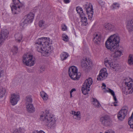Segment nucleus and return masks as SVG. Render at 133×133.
Returning <instances> with one entry per match:
<instances>
[{
	"label": "nucleus",
	"mask_w": 133,
	"mask_h": 133,
	"mask_svg": "<svg viewBox=\"0 0 133 133\" xmlns=\"http://www.w3.org/2000/svg\"><path fill=\"white\" fill-rule=\"evenodd\" d=\"M110 68L114 71H118L120 68L119 65L115 62H112Z\"/></svg>",
	"instance_id": "18"
},
{
	"label": "nucleus",
	"mask_w": 133,
	"mask_h": 133,
	"mask_svg": "<svg viewBox=\"0 0 133 133\" xmlns=\"http://www.w3.org/2000/svg\"><path fill=\"white\" fill-rule=\"evenodd\" d=\"M126 86L123 89V91L126 95L131 94L133 92V82L131 81L125 83Z\"/></svg>",
	"instance_id": "9"
},
{
	"label": "nucleus",
	"mask_w": 133,
	"mask_h": 133,
	"mask_svg": "<svg viewBox=\"0 0 133 133\" xmlns=\"http://www.w3.org/2000/svg\"><path fill=\"white\" fill-rule=\"evenodd\" d=\"M38 25L41 28L46 27L48 26V24L45 21L42 20H41L39 21L38 23Z\"/></svg>",
	"instance_id": "26"
},
{
	"label": "nucleus",
	"mask_w": 133,
	"mask_h": 133,
	"mask_svg": "<svg viewBox=\"0 0 133 133\" xmlns=\"http://www.w3.org/2000/svg\"><path fill=\"white\" fill-rule=\"evenodd\" d=\"M26 108L27 111L29 113H32L35 111V109L33 104L31 103H28L26 105Z\"/></svg>",
	"instance_id": "16"
},
{
	"label": "nucleus",
	"mask_w": 133,
	"mask_h": 133,
	"mask_svg": "<svg viewBox=\"0 0 133 133\" xmlns=\"http://www.w3.org/2000/svg\"><path fill=\"white\" fill-rule=\"evenodd\" d=\"M90 88H89L88 87L85 86V87L83 85L82 88L81 90L83 94L86 95L88 94V92L90 90Z\"/></svg>",
	"instance_id": "23"
},
{
	"label": "nucleus",
	"mask_w": 133,
	"mask_h": 133,
	"mask_svg": "<svg viewBox=\"0 0 133 133\" xmlns=\"http://www.w3.org/2000/svg\"><path fill=\"white\" fill-rule=\"evenodd\" d=\"M62 29L63 31L66 30L67 28L66 25L64 24H62Z\"/></svg>",
	"instance_id": "40"
},
{
	"label": "nucleus",
	"mask_w": 133,
	"mask_h": 133,
	"mask_svg": "<svg viewBox=\"0 0 133 133\" xmlns=\"http://www.w3.org/2000/svg\"><path fill=\"white\" fill-rule=\"evenodd\" d=\"M128 63L130 65L133 64V55H129L128 59Z\"/></svg>",
	"instance_id": "33"
},
{
	"label": "nucleus",
	"mask_w": 133,
	"mask_h": 133,
	"mask_svg": "<svg viewBox=\"0 0 133 133\" xmlns=\"http://www.w3.org/2000/svg\"><path fill=\"white\" fill-rule=\"evenodd\" d=\"M132 49L133 50V46H132Z\"/></svg>",
	"instance_id": "52"
},
{
	"label": "nucleus",
	"mask_w": 133,
	"mask_h": 133,
	"mask_svg": "<svg viewBox=\"0 0 133 133\" xmlns=\"http://www.w3.org/2000/svg\"><path fill=\"white\" fill-rule=\"evenodd\" d=\"M105 27L106 30L111 31H113L116 29L114 25L110 23L105 24Z\"/></svg>",
	"instance_id": "19"
},
{
	"label": "nucleus",
	"mask_w": 133,
	"mask_h": 133,
	"mask_svg": "<svg viewBox=\"0 0 133 133\" xmlns=\"http://www.w3.org/2000/svg\"><path fill=\"white\" fill-rule=\"evenodd\" d=\"M22 61L24 64L30 66L34 65L35 63L33 55L28 53L25 54L23 55Z\"/></svg>",
	"instance_id": "5"
},
{
	"label": "nucleus",
	"mask_w": 133,
	"mask_h": 133,
	"mask_svg": "<svg viewBox=\"0 0 133 133\" xmlns=\"http://www.w3.org/2000/svg\"><path fill=\"white\" fill-rule=\"evenodd\" d=\"M119 4L117 3H114L112 5L113 9H115L119 8Z\"/></svg>",
	"instance_id": "35"
},
{
	"label": "nucleus",
	"mask_w": 133,
	"mask_h": 133,
	"mask_svg": "<svg viewBox=\"0 0 133 133\" xmlns=\"http://www.w3.org/2000/svg\"><path fill=\"white\" fill-rule=\"evenodd\" d=\"M82 16L80 17L81 19V21L82 23V24L84 26H85L88 24L87 18L85 15H82Z\"/></svg>",
	"instance_id": "28"
},
{
	"label": "nucleus",
	"mask_w": 133,
	"mask_h": 133,
	"mask_svg": "<svg viewBox=\"0 0 133 133\" xmlns=\"http://www.w3.org/2000/svg\"><path fill=\"white\" fill-rule=\"evenodd\" d=\"M40 119L48 126L53 127L56 125L55 120L53 116L49 113V111L46 110L40 116Z\"/></svg>",
	"instance_id": "3"
},
{
	"label": "nucleus",
	"mask_w": 133,
	"mask_h": 133,
	"mask_svg": "<svg viewBox=\"0 0 133 133\" xmlns=\"http://www.w3.org/2000/svg\"><path fill=\"white\" fill-rule=\"evenodd\" d=\"M63 1L66 4L70 2L69 0H63Z\"/></svg>",
	"instance_id": "46"
},
{
	"label": "nucleus",
	"mask_w": 133,
	"mask_h": 133,
	"mask_svg": "<svg viewBox=\"0 0 133 133\" xmlns=\"http://www.w3.org/2000/svg\"><path fill=\"white\" fill-rule=\"evenodd\" d=\"M9 33V31L6 29H3L2 30L0 34V36L6 39L8 37Z\"/></svg>",
	"instance_id": "20"
},
{
	"label": "nucleus",
	"mask_w": 133,
	"mask_h": 133,
	"mask_svg": "<svg viewBox=\"0 0 133 133\" xmlns=\"http://www.w3.org/2000/svg\"><path fill=\"white\" fill-rule=\"evenodd\" d=\"M26 102H28V103H31L32 102V99L31 97L30 96H27L26 97Z\"/></svg>",
	"instance_id": "37"
},
{
	"label": "nucleus",
	"mask_w": 133,
	"mask_h": 133,
	"mask_svg": "<svg viewBox=\"0 0 133 133\" xmlns=\"http://www.w3.org/2000/svg\"><path fill=\"white\" fill-rule=\"evenodd\" d=\"M106 71L107 70L105 68H103L101 69L100 71L99 74L97 77V79L98 81H102L107 78L108 74Z\"/></svg>",
	"instance_id": "12"
},
{
	"label": "nucleus",
	"mask_w": 133,
	"mask_h": 133,
	"mask_svg": "<svg viewBox=\"0 0 133 133\" xmlns=\"http://www.w3.org/2000/svg\"><path fill=\"white\" fill-rule=\"evenodd\" d=\"M100 133H102L101 132ZM104 133H115V132L111 130H106Z\"/></svg>",
	"instance_id": "41"
},
{
	"label": "nucleus",
	"mask_w": 133,
	"mask_h": 133,
	"mask_svg": "<svg viewBox=\"0 0 133 133\" xmlns=\"http://www.w3.org/2000/svg\"><path fill=\"white\" fill-rule=\"evenodd\" d=\"M20 99L19 95L15 94H12L11 95L10 99V103L13 106L16 105Z\"/></svg>",
	"instance_id": "11"
},
{
	"label": "nucleus",
	"mask_w": 133,
	"mask_h": 133,
	"mask_svg": "<svg viewBox=\"0 0 133 133\" xmlns=\"http://www.w3.org/2000/svg\"><path fill=\"white\" fill-rule=\"evenodd\" d=\"M71 114H72L74 115L75 116H76L77 118L74 117L73 116V118L75 119H77L80 120L81 119L80 117V113L79 111H71Z\"/></svg>",
	"instance_id": "24"
},
{
	"label": "nucleus",
	"mask_w": 133,
	"mask_h": 133,
	"mask_svg": "<svg viewBox=\"0 0 133 133\" xmlns=\"http://www.w3.org/2000/svg\"><path fill=\"white\" fill-rule=\"evenodd\" d=\"M76 91V90L75 88H73L70 91V92L72 93L73 92L75 91Z\"/></svg>",
	"instance_id": "47"
},
{
	"label": "nucleus",
	"mask_w": 133,
	"mask_h": 133,
	"mask_svg": "<svg viewBox=\"0 0 133 133\" xmlns=\"http://www.w3.org/2000/svg\"><path fill=\"white\" fill-rule=\"evenodd\" d=\"M19 133H24L25 130L23 128H19L18 129Z\"/></svg>",
	"instance_id": "38"
},
{
	"label": "nucleus",
	"mask_w": 133,
	"mask_h": 133,
	"mask_svg": "<svg viewBox=\"0 0 133 133\" xmlns=\"http://www.w3.org/2000/svg\"><path fill=\"white\" fill-rule=\"evenodd\" d=\"M93 99L92 104L95 107L98 108L101 106V105L97 99L94 98Z\"/></svg>",
	"instance_id": "31"
},
{
	"label": "nucleus",
	"mask_w": 133,
	"mask_h": 133,
	"mask_svg": "<svg viewBox=\"0 0 133 133\" xmlns=\"http://www.w3.org/2000/svg\"><path fill=\"white\" fill-rule=\"evenodd\" d=\"M112 63H104L105 65L107 67H109L111 65Z\"/></svg>",
	"instance_id": "43"
},
{
	"label": "nucleus",
	"mask_w": 133,
	"mask_h": 133,
	"mask_svg": "<svg viewBox=\"0 0 133 133\" xmlns=\"http://www.w3.org/2000/svg\"><path fill=\"white\" fill-rule=\"evenodd\" d=\"M3 70H0V78L1 77V75L3 74Z\"/></svg>",
	"instance_id": "48"
},
{
	"label": "nucleus",
	"mask_w": 133,
	"mask_h": 133,
	"mask_svg": "<svg viewBox=\"0 0 133 133\" xmlns=\"http://www.w3.org/2000/svg\"><path fill=\"white\" fill-rule=\"evenodd\" d=\"M77 68L74 66L70 67L69 69L68 72L69 76L71 78L74 80H78L80 78L81 74L78 72Z\"/></svg>",
	"instance_id": "4"
},
{
	"label": "nucleus",
	"mask_w": 133,
	"mask_h": 133,
	"mask_svg": "<svg viewBox=\"0 0 133 133\" xmlns=\"http://www.w3.org/2000/svg\"><path fill=\"white\" fill-rule=\"evenodd\" d=\"M98 2L100 4L101 3H103V2L101 0H99L98 1Z\"/></svg>",
	"instance_id": "49"
},
{
	"label": "nucleus",
	"mask_w": 133,
	"mask_h": 133,
	"mask_svg": "<svg viewBox=\"0 0 133 133\" xmlns=\"http://www.w3.org/2000/svg\"><path fill=\"white\" fill-rule=\"evenodd\" d=\"M107 91L110 93L113 96L114 99L115 101V102L112 104V105H114L115 106H117V105L116 104L118 103V102L116 97L115 95L114 92L113 90L110 89H108Z\"/></svg>",
	"instance_id": "14"
},
{
	"label": "nucleus",
	"mask_w": 133,
	"mask_h": 133,
	"mask_svg": "<svg viewBox=\"0 0 133 133\" xmlns=\"http://www.w3.org/2000/svg\"><path fill=\"white\" fill-rule=\"evenodd\" d=\"M47 37H42L38 39L35 43L36 49L41 52L43 56H47L51 51L49 46V41Z\"/></svg>",
	"instance_id": "2"
},
{
	"label": "nucleus",
	"mask_w": 133,
	"mask_h": 133,
	"mask_svg": "<svg viewBox=\"0 0 133 133\" xmlns=\"http://www.w3.org/2000/svg\"><path fill=\"white\" fill-rule=\"evenodd\" d=\"M92 79L90 77H89L85 81L83 85L85 87V86L90 88V86L92 84Z\"/></svg>",
	"instance_id": "15"
},
{
	"label": "nucleus",
	"mask_w": 133,
	"mask_h": 133,
	"mask_svg": "<svg viewBox=\"0 0 133 133\" xmlns=\"http://www.w3.org/2000/svg\"><path fill=\"white\" fill-rule=\"evenodd\" d=\"M127 28L129 32L133 31V19L129 22L127 25Z\"/></svg>",
	"instance_id": "21"
},
{
	"label": "nucleus",
	"mask_w": 133,
	"mask_h": 133,
	"mask_svg": "<svg viewBox=\"0 0 133 133\" xmlns=\"http://www.w3.org/2000/svg\"><path fill=\"white\" fill-rule=\"evenodd\" d=\"M6 89L2 87H0V97H3L6 93Z\"/></svg>",
	"instance_id": "30"
},
{
	"label": "nucleus",
	"mask_w": 133,
	"mask_h": 133,
	"mask_svg": "<svg viewBox=\"0 0 133 133\" xmlns=\"http://www.w3.org/2000/svg\"><path fill=\"white\" fill-rule=\"evenodd\" d=\"M83 7L87 12L89 19H91L93 17L94 13L92 5L90 3H87L83 5Z\"/></svg>",
	"instance_id": "7"
},
{
	"label": "nucleus",
	"mask_w": 133,
	"mask_h": 133,
	"mask_svg": "<svg viewBox=\"0 0 133 133\" xmlns=\"http://www.w3.org/2000/svg\"><path fill=\"white\" fill-rule=\"evenodd\" d=\"M34 15L32 13H29L24 17V21L21 24V26L23 27L26 26L30 23H31L34 17Z\"/></svg>",
	"instance_id": "8"
},
{
	"label": "nucleus",
	"mask_w": 133,
	"mask_h": 133,
	"mask_svg": "<svg viewBox=\"0 0 133 133\" xmlns=\"http://www.w3.org/2000/svg\"><path fill=\"white\" fill-rule=\"evenodd\" d=\"M101 38V35L99 34H96L94 35L93 41L96 44H99L100 42Z\"/></svg>",
	"instance_id": "17"
},
{
	"label": "nucleus",
	"mask_w": 133,
	"mask_h": 133,
	"mask_svg": "<svg viewBox=\"0 0 133 133\" xmlns=\"http://www.w3.org/2000/svg\"><path fill=\"white\" fill-rule=\"evenodd\" d=\"M40 95L43 100L46 101L48 99V95L44 92L42 91L40 92Z\"/></svg>",
	"instance_id": "32"
},
{
	"label": "nucleus",
	"mask_w": 133,
	"mask_h": 133,
	"mask_svg": "<svg viewBox=\"0 0 133 133\" xmlns=\"http://www.w3.org/2000/svg\"><path fill=\"white\" fill-rule=\"evenodd\" d=\"M13 133H19L18 129H16L14 131Z\"/></svg>",
	"instance_id": "45"
},
{
	"label": "nucleus",
	"mask_w": 133,
	"mask_h": 133,
	"mask_svg": "<svg viewBox=\"0 0 133 133\" xmlns=\"http://www.w3.org/2000/svg\"><path fill=\"white\" fill-rule=\"evenodd\" d=\"M13 3L12 5H10L12 12L13 14H18L21 11V8L23 4L19 0H12Z\"/></svg>",
	"instance_id": "6"
},
{
	"label": "nucleus",
	"mask_w": 133,
	"mask_h": 133,
	"mask_svg": "<svg viewBox=\"0 0 133 133\" xmlns=\"http://www.w3.org/2000/svg\"><path fill=\"white\" fill-rule=\"evenodd\" d=\"M128 108L127 107H123L119 111L117 117L119 120L122 121L125 118L128 114Z\"/></svg>",
	"instance_id": "10"
},
{
	"label": "nucleus",
	"mask_w": 133,
	"mask_h": 133,
	"mask_svg": "<svg viewBox=\"0 0 133 133\" xmlns=\"http://www.w3.org/2000/svg\"><path fill=\"white\" fill-rule=\"evenodd\" d=\"M88 61L86 58H84L83 59L81 63L82 66V67L87 68L88 66Z\"/></svg>",
	"instance_id": "29"
},
{
	"label": "nucleus",
	"mask_w": 133,
	"mask_h": 133,
	"mask_svg": "<svg viewBox=\"0 0 133 133\" xmlns=\"http://www.w3.org/2000/svg\"><path fill=\"white\" fill-rule=\"evenodd\" d=\"M18 50L17 47L16 46H14L12 48L11 51L13 52V54H15L17 53Z\"/></svg>",
	"instance_id": "34"
},
{
	"label": "nucleus",
	"mask_w": 133,
	"mask_h": 133,
	"mask_svg": "<svg viewBox=\"0 0 133 133\" xmlns=\"http://www.w3.org/2000/svg\"><path fill=\"white\" fill-rule=\"evenodd\" d=\"M76 11L79 14L80 17L82 16V15H84L85 14L83 13L82 9L79 6L77 7L76 8Z\"/></svg>",
	"instance_id": "27"
},
{
	"label": "nucleus",
	"mask_w": 133,
	"mask_h": 133,
	"mask_svg": "<svg viewBox=\"0 0 133 133\" xmlns=\"http://www.w3.org/2000/svg\"><path fill=\"white\" fill-rule=\"evenodd\" d=\"M69 54L65 52H63L61 54L60 57L62 61L66 60L69 56Z\"/></svg>",
	"instance_id": "22"
},
{
	"label": "nucleus",
	"mask_w": 133,
	"mask_h": 133,
	"mask_svg": "<svg viewBox=\"0 0 133 133\" xmlns=\"http://www.w3.org/2000/svg\"><path fill=\"white\" fill-rule=\"evenodd\" d=\"M32 133H45L44 131L42 130H40L39 131H35L32 132Z\"/></svg>",
	"instance_id": "42"
},
{
	"label": "nucleus",
	"mask_w": 133,
	"mask_h": 133,
	"mask_svg": "<svg viewBox=\"0 0 133 133\" xmlns=\"http://www.w3.org/2000/svg\"><path fill=\"white\" fill-rule=\"evenodd\" d=\"M99 121L102 125L107 126L110 123L111 119L109 115H105L100 118Z\"/></svg>",
	"instance_id": "13"
},
{
	"label": "nucleus",
	"mask_w": 133,
	"mask_h": 133,
	"mask_svg": "<svg viewBox=\"0 0 133 133\" xmlns=\"http://www.w3.org/2000/svg\"><path fill=\"white\" fill-rule=\"evenodd\" d=\"M70 98H71L72 97V93L70 92Z\"/></svg>",
	"instance_id": "51"
},
{
	"label": "nucleus",
	"mask_w": 133,
	"mask_h": 133,
	"mask_svg": "<svg viewBox=\"0 0 133 133\" xmlns=\"http://www.w3.org/2000/svg\"><path fill=\"white\" fill-rule=\"evenodd\" d=\"M5 39L3 38H2L0 36V46H2V44L4 43Z\"/></svg>",
	"instance_id": "39"
},
{
	"label": "nucleus",
	"mask_w": 133,
	"mask_h": 133,
	"mask_svg": "<svg viewBox=\"0 0 133 133\" xmlns=\"http://www.w3.org/2000/svg\"><path fill=\"white\" fill-rule=\"evenodd\" d=\"M102 86H103L105 87H106L105 84L104 83H102Z\"/></svg>",
	"instance_id": "50"
},
{
	"label": "nucleus",
	"mask_w": 133,
	"mask_h": 133,
	"mask_svg": "<svg viewBox=\"0 0 133 133\" xmlns=\"http://www.w3.org/2000/svg\"><path fill=\"white\" fill-rule=\"evenodd\" d=\"M104 63H111L110 61L108 59L106 58L104 59Z\"/></svg>",
	"instance_id": "44"
},
{
	"label": "nucleus",
	"mask_w": 133,
	"mask_h": 133,
	"mask_svg": "<svg viewBox=\"0 0 133 133\" xmlns=\"http://www.w3.org/2000/svg\"><path fill=\"white\" fill-rule=\"evenodd\" d=\"M120 40L119 36L115 34L110 36L105 43V46L108 49L111 51L115 52L112 55L114 58L119 57L122 55V51L118 49Z\"/></svg>",
	"instance_id": "1"
},
{
	"label": "nucleus",
	"mask_w": 133,
	"mask_h": 133,
	"mask_svg": "<svg viewBox=\"0 0 133 133\" xmlns=\"http://www.w3.org/2000/svg\"><path fill=\"white\" fill-rule=\"evenodd\" d=\"M15 36L16 40L17 42H21L22 38V35L21 33L16 34Z\"/></svg>",
	"instance_id": "25"
},
{
	"label": "nucleus",
	"mask_w": 133,
	"mask_h": 133,
	"mask_svg": "<svg viewBox=\"0 0 133 133\" xmlns=\"http://www.w3.org/2000/svg\"><path fill=\"white\" fill-rule=\"evenodd\" d=\"M62 39L64 41L67 42L68 41V36L64 34H63L62 35Z\"/></svg>",
	"instance_id": "36"
}]
</instances>
